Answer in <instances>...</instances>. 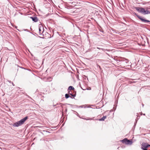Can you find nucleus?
I'll return each instance as SVG.
<instances>
[{"label": "nucleus", "instance_id": "nucleus-8", "mask_svg": "<svg viewBox=\"0 0 150 150\" xmlns=\"http://www.w3.org/2000/svg\"><path fill=\"white\" fill-rule=\"evenodd\" d=\"M68 92H69V93L70 95H71L72 97H74L76 95V92H75V93L74 94H72V91H68Z\"/></svg>", "mask_w": 150, "mask_h": 150}, {"label": "nucleus", "instance_id": "nucleus-10", "mask_svg": "<svg viewBox=\"0 0 150 150\" xmlns=\"http://www.w3.org/2000/svg\"><path fill=\"white\" fill-rule=\"evenodd\" d=\"M107 116H103L101 119L99 120V121H104V120L106 118Z\"/></svg>", "mask_w": 150, "mask_h": 150}, {"label": "nucleus", "instance_id": "nucleus-13", "mask_svg": "<svg viewBox=\"0 0 150 150\" xmlns=\"http://www.w3.org/2000/svg\"><path fill=\"white\" fill-rule=\"evenodd\" d=\"M135 81H129V82L130 84H131L132 83H135Z\"/></svg>", "mask_w": 150, "mask_h": 150}, {"label": "nucleus", "instance_id": "nucleus-3", "mask_svg": "<svg viewBox=\"0 0 150 150\" xmlns=\"http://www.w3.org/2000/svg\"><path fill=\"white\" fill-rule=\"evenodd\" d=\"M39 30L40 35H42L43 37V38H45L46 37V36H45V33H44V28L42 26L40 25L39 26ZM46 35L45 34V36Z\"/></svg>", "mask_w": 150, "mask_h": 150}, {"label": "nucleus", "instance_id": "nucleus-14", "mask_svg": "<svg viewBox=\"0 0 150 150\" xmlns=\"http://www.w3.org/2000/svg\"><path fill=\"white\" fill-rule=\"evenodd\" d=\"M142 149L143 150H147V149H145V148H143V147H142Z\"/></svg>", "mask_w": 150, "mask_h": 150}, {"label": "nucleus", "instance_id": "nucleus-1", "mask_svg": "<svg viewBox=\"0 0 150 150\" xmlns=\"http://www.w3.org/2000/svg\"><path fill=\"white\" fill-rule=\"evenodd\" d=\"M28 118L27 117H25L20 121L14 123L13 125V126L17 127L21 125L24 123V122Z\"/></svg>", "mask_w": 150, "mask_h": 150}, {"label": "nucleus", "instance_id": "nucleus-7", "mask_svg": "<svg viewBox=\"0 0 150 150\" xmlns=\"http://www.w3.org/2000/svg\"><path fill=\"white\" fill-rule=\"evenodd\" d=\"M68 90V91H71V90H72V91L73 92H74L75 91L74 88V87L73 86H69V87Z\"/></svg>", "mask_w": 150, "mask_h": 150}, {"label": "nucleus", "instance_id": "nucleus-9", "mask_svg": "<svg viewBox=\"0 0 150 150\" xmlns=\"http://www.w3.org/2000/svg\"><path fill=\"white\" fill-rule=\"evenodd\" d=\"M137 17L139 18L142 21H144V22H149L150 21H148L147 20H145L144 19H143L140 17L139 16H137Z\"/></svg>", "mask_w": 150, "mask_h": 150}, {"label": "nucleus", "instance_id": "nucleus-4", "mask_svg": "<svg viewBox=\"0 0 150 150\" xmlns=\"http://www.w3.org/2000/svg\"><path fill=\"white\" fill-rule=\"evenodd\" d=\"M123 143H125L127 144L131 145L132 143L131 140H128L127 138H125L121 141Z\"/></svg>", "mask_w": 150, "mask_h": 150}, {"label": "nucleus", "instance_id": "nucleus-11", "mask_svg": "<svg viewBox=\"0 0 150 150\" xmlns=\"http://www.w3.org/2000/svg\"><path fill=\"white\" fill-rule=\"evenodd\" d=\"M50 13H48V14H50L52 12H53V8L52 6H51V7H50Z\"/></svg>", "mask_w": 150, "mask_h": 150}, {"label": "nucleus", "instance_id": "nucleus-15", "mask_svg": "<svg viewBox=\"0 0 150 150\" xmlns=\"http://www.w3.org/2000/svg\"><path fill=\"white\" fill-rule=\"evenodd\" d=\"M49 130L48 129H47V132H49V133H50V132H50V131H48V130Z\"/></svg>", "mask_w": 150, "mask_h": 150}, {"label": "nucleus", "instance_id": "nucleus-2", "mask_svg": "<svg viewBox=\"0 0 150 150\" xmlns=\"http://www.w3.org/2000/svg\"><path fill=\"white\" fill-rule=\"evenodd\" d=\"M135 9L138 11L144 13V14H147L149 13V11H145V9L142 8L136 7Z\"/></svg>", "mask_w": 150, "mask_h": 150}, {"label": "nucleus", "instance_id": "nucleus-6", "mask_svg": "<svg viewBox=\"0 0 150 150\" xmlns=\"http://www.w3.org/2000/svg\"><path fill=\"white\" fill-rule=\"evenodd\" d=\"M30 18H32L33 21L35 22H37L38 21V18L37 17H31Z\"/></svg>", "mask_w": 150, "mask_h": 150}, {"label": "nucleus", "instance_id": "nucleus-16", "mask_svg": "<svg viewBox=\"0 0 150 150\" xmlns=\"http://www.w3.org/2000/svg\"><path fill=\"white\" fill-rule=\"evenodd\" d=\"M97 48L98 49H100V48H98V47H97Z\"/></svg>", "mask_w": 150, "mask_h": 150}, {"label": "nucleus", "instance_id": "nucleus-17", "mask_svg": "<svg viewBox=\"0 0 150 150\" xmlns=\"http://www.w3.org/2000/svg\"><path fill=\"white\" fill-rule=\"evenodd\" d=\"M101 49L102 50H103V49Z\"/></svg>", "mask_w": 150, "mask_h": 150}, {"label": "nucleus", "instance_id": "nucleus-5", "mask_svg": "<svg viewBox=\"0 0 150 150\" xmlns=\"http://www.w3.org/2000/svg\"><path fill=\"white\" fill-rule=\"evenodd\" d=\"M142 147L143 148L147 149L149 146H150V145L149 144L147 143H143L142 144Z\"/></svg>", "mask_w": 150, "mask_h": 150}, {"label": "nucleus", "instance_id": "nucleus-12", "mask_svg": "<svg viewBox=\"0 0 150 150\" xmlns=\"http://www.w3.org/2000/svg\"><path fill=\"white\" fill-rule=\"evenodd\" d=\"M65 97L66 98H67L69 97V95L68 94H66L65 95Z\"/></svg>", "mask_w": 150, "mask_h": 150}]
</instances>
